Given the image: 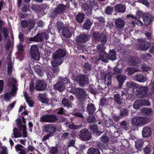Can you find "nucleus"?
Masks as SVG:
<instances>
[{
    "mask_svg": "<svg viewBox=\"0 0 154 154\" xmlns=\"http://www.w3.org/2000/svg\"><path fill=\"white\" fill-rule=\"evenodd\" d=\"M51 63L52 66V72L50 71L47 74V79L49 80L50 82H51V79L54 78L59 72L60 69L58 66L62 63L61 62H58L56 60H53Z\"/></svg>",
    "mask_w": 154,
    "mask_h": 154,
    "instance_id": "1",
    "label": "nucleus"
},
{
    "mask_svg": "<svg viewBox=\"0 0 154 154\" xmlns=\"http://www.w3.org/2000/svg\"><path fill=\"white\" fill-rule=\"evenodd\" d=\"M71 91L72 93L75 94L77 101L82 102L86 99L87 95L83 89L79 88H72Z\"/></svg>",
    "mask_w": 154,
    "mask_h": 154,
    "instance_id": "2",
    "label": "nucleus"
},
{
    "mask_svg": "<svg viewBox=\"0 0 154 154\" xmlns=\"http://www.w3.org/2000/svg\"><path fill=\"white\" fill-rule=\"evenodd\" d=\"M94 0H87L85 4L83 6V9L85 13L88 16H90L91 14V10L93 8L95 10L98 9L99 7L97 3H94Z\"/></svg>",
    "mask_w": 154,
    "mask_h": 154,
    "instance_id": "3",
    "label": "nucleus"
},
{
    "mask_svg": "<svg viewBox=\"0 0 154 154\" xmlns=\"http://www.w3.org/2000/svg\"><path fill=\"white\" fill-rule=\"evenodd\" d=\"M66 55V52L63 49L59 48L54 52L52 55L54 60H56L58 62H63L62 59Z\"/></svg>",
    "mask_w": 154,
    "mask_h": 154,
    "instance_id": "4",
    "label": "nucleus"
},
{
    "mask_svg": "<svg viewBox=\"0 0 154 154\" xmlns=\"http://www.w3.org/2000/svg\"><path fill=\"white\" fill-rule=\"evenodd\" d=\"M79 136L82 140L87 141L91 138L92 133L88 129L83 128L80 131Z\"/></svg>",
    "mask_w": 154,
    "mask_h": 154,
    "instance_id": "5",
    "label": "nucleus"
},
{
    "mask_svg": "<svg viewBox=\"0 0 154 154\" xmlns=\"http://www.w3.org/2000/svg\"><path fill=\"white\" fill-rule=\"evenodd\" d=\"M149 88L147 86H140L139 85L137 87L136 93L140 97L143 98L147 96Z\"/></svg>",
    "mask_w": 154,
    "mask_h": 154,
    "instance_id": "6",
    "label": "nucleus"
},
{
    "mask_svg": "<svg viewBox=\"0 0 154 154\" xmlns=\"http://www.w3.org/2000/svg\"><path fill=\"white\" fill-rule=\"evenodd\" d=\"M132 123L134 126L140 127L146 123V119L141 117L134 118L132 120Z\"/></svg>",
    "mask_w": 154,
    "mask_h": 154,
    "instance_id": "7",
    "label": "nucleus"
},
{
    "mask_svg": "<svg viewBox=\"0 0 154 154\" xmlns=\"http://www.w3.org/2000/svg\"><path fill=\"white\" fill-rule=\"evenodd\" d=\"M30 52L32 59L34 60H38L40 57V54L37 46L32 45L30 50Z\"/></svg>",
    "mask_w": 154,
    "mask_h": 154,
    "instance_id": "8",
    "label": "nucleus"
},
{
    "mask_svg": "<svg viewBox=\"0 0 154 154\" xmlns=\"http://www.w3.org/2000/svg\"><path fill=\"white\" fill-rule=\"evenodd\" d=\"M79 85L82 86H85L88 83V79L87 76L84 74L79 75L77 78Z\"/></svg>",
    "mask_w": 154,
    "mask_h": 154,
    "instance_id": "9",
    "label": "nucleus"
},
{
    "mask_svg": "<svg viewBox=\"0 0 154 154\" xmlns=\"http://www.w3.org/2000/svg\"><path fill=\"white\" fill-rule=\"evenodd\" d=\"M17 51L16 53L17 57H19V60H22L24 59L25 52L24 47L21 43L19 44L17 46Z\"/></svg>",
    "mask_w": 154,
    "mask_h": 154,
    "instance_id": "10",
    "label": "nucleus"
},
{
    "mask_svg": "<svg viewBox=\"0 0 154 154\" xmlns=\"http://www.w3.org/2000/svg\"><path fill=\"white\" fill-rule=\"evenodd\" d=\"M56 131V127L53 124H48L44 126V132L53 136Z\"/></svg>",
    "mask_w": 154,
    "mask_h": 154,
    "instance_id": "11",
    "label": "nucleus"
},
{
    "mask_svg": "<svg viewBox=\"0 0 154 154\" xmlns=\"http://www.w3.org/2000/svg\"><path fill=\"white\" fill-rule=\"evenodd\" d=\"M67 9V7L62 4H59L58 5L56 8H55L53 11V13L55 15L61 14L66 11Z\"/></svg>",
    "mask_w": 154,
    "mask_h": 154,
    "instance_id": "12",
    "label": "nucleus"
},
{
    "mask_svg": "<svg viewBox=\"0 0 154 154\" xmlns=\"http://www.w3.org/2000/svg\"><path fill=\"white\" fill-rule=\"evenodd\" d=\"M129 63L132 66H134L139 67L141 66V60L137 57H133L128 60Z\"/></svg>",
    "mask_w": 154,
    "mask_h": 154,
    "instance_id": "13",
    "label": "nucleus"
},
{
    "mask_svg": "<svg viewBox=\"0 0 154 154\" xmlns=\"http://www.w3.org/2000/svg\"><path fill=\"white\" fill-rule=\"evenodd\" d=\"M22 27L23 28H25L27 27L29 30L32 29L34 26L35 22L32 20H29L28 21L26 20H23L21 22Z\"/></svg>",
    "mask_w": 154,
    "mask_h": 154,
    "instance_id": "14",
    "label": "nucleus"
},
{
    "mask_svg": "<svg viewBox=\"0 0 154 154\" xmlns=\"http://www.w3.org/2000/svg\"><path fill=\"white\" fill-rule=\"evenodd\" d=\"M116 79L118 82V85L117 89H121L126 79V76L125 75L122 74H119L116 75Z\"/></svg>",
    "mask_w": 154,
    "mask_h": 154,
    "instance_id": "15",
    "label": "nucleus"
},
{
    "mask_svg": "<svg viewBox=\"0 0 154 154\" xmlns=\"http://www.w3.org/2000/svg\"><path fill=\"white\" fill-rule=\"evenodd\" d=\"M47 87V84L44 81L39 80L37 81V84L35 86V88L37 90L43 91L46 89Z\"/></svg>",
    "mask_w": 154,
    "mask_h": 154,
    "instance_id": "16",
    "label": "nucleus"
},
{
    "mask_svg": "<svg viewBox=\"0 0 154 154\" xmlns=\"http://www.w3.org/2000/svg\"><path fill=\"white\" fill-rule=\"evenodd\" d=\"M86 110L87 112L89 115L92 116L96 110L94 104L92 103H88L86 107Z\"/></svg>",
    "mask_w": 154,
    "mask_h": 154,
    "instance_id": "17",
    "label": "nucleus"
},
{
    "mask_svg": "<svg viewBox=\"0 0 154 154\" xmlns=\"http://www.w3.org/2000/svg\"><path fill=\"white\" fill-rule=\"evenodd\" d=\"M133 79L139 82H144L147 80L146 77L143 74L140 73L136 74Z\"/></svg>",
    "mask_w": 154,
    "mask_h": 154,
    "instance_id": "18",
    "label": "nucleus"
},
{
    "mask_svg": "<svg viewBox=\"0 0 154 154\" xmlns=\"http://www.w3.org/2000/svg\"><path fill=\"white\" fill-rule=\"evenodd\" d=\"M140 111L143 115L148 117L151 116L153 113L151 108L146 107H143Z\"/></svg>",
    "mask_w": 154,
    "mask_h": 154,
    "instance_id": "19",
    "label": "nucleus"
},
{
    "mask_svg": "<svg viewBox=\"0 0 154 154\" xmlns=\"http://www.w3.org/2000/svg\"><path fill=\"white\" fill-rule=\"evenodd\" d=\"M152 132L151 128L149 127L145 126L142 131V134L143 137H149L152 135Z\"/></svg>",
    "mask_w": 154,
    "mask_h": 154,
    "instance_id": "20",
    "label": "nucleus"
},
{
    "mask_svg": "<svg viewBox=\"0 0 154 154\" xmlns=\"http://www.w3.org/2000/svg\"><path fill=\"white\" fill-rule=\"evenodd\" d=\"M143 20L145 25L146 26H148L154 20V18L152 16L148 14L143 17Z\"/></svg>",
    "mask_w": 154,
    "mask_h": 154,
    "instance_id": "21",
    "label": "nucleus"
},
{
    "mask_svg": "<svg viewBox=\"0 0 154 154\" xmlns=\"http://www.w3.org/2000/svg\"><path fill=\"white\" fill-rule=\"evenodd\" d=\"M140 40V41L142 42V43L140 44V47L142 50L145 51L149 49L151 45V43L152 42H149L147 41H143L142 39H137V40Z\"/></svg>",
    "mask_w": 154,
    "mask_h": 154,
    "instance_id": "22",
    "label": "nucleus"
},
{
    "mask_svg": "<svg viewBox=\"0 0 154 154\" xmlns=\"http://www.w3.org/2000/svg\"><path fill=\"white\" fill-rule=\"evenodd\" d=\"M115 26L118 29H122L125 26V21L122 19L119 18L116 19L115 22Z\"/></svg>",
    "mask_w": 154,
    "mask_h": 154,
    "instance_id": "23",
    "label": "nucleus"
},
{
    "mask_svg": "<svg viewBox=\"0 0 154 154\" xmlns=\"http://www.w3.org/2000/svg\"><path fill=\"white\" fill-rule=\"evenodd\" d=\"M89 128L91 131H93V134L95 135L99 136L101 134V132H100L98 128V126L95 124L91 125Z\"/></svg>",
    "mask_w": 154,
    "mask_h": 154,
    "instance_id": "24",
    "label": "nucleus"
},
{
    "mask_svg": "<svg viewBox=\"0 0 154 154\" xmlns=\"http://www.w3.org/2000/svg\"><path fill=\"white\" fill-rule=\"evenodd\" d=\"M144 142L143 140L142 139L137 140L135 142V146L138 152H140L142 150Z\"/></svg>",
    "mask_w": 154,
    "mask_h": 154,
    "instance_id": "25",
    "label": "nucleus"
},
{
    "mask_svg": "<svg viewBox=\"0 0 154 154\" xmlns=\"http://www.w3.org/2000/svg\"><path fill=\"white\" fill-rule=\"evenodd\" d=\"M54 89L58 90L60 92H61L65 90V87L62 82H58L54 86Z\"/></svg>",
    "mask_w": 154,
    "mask_h": 154,
    "instance_id": "26",
    "label": "nucleus"
},
{
    "mask_svg": "<svg viewBox=\"0 0 154 154\" xmlns=\"http://www.w3.org/2000/svg\"><path fill=\"white\" fill-rule=\"evenodd\" d=\"M99 57L100 60L105 63L108 62L109 57L108 54L106 52H103L99 54Z\"/></svg>",
    "mask_w": 154,
    "mask_h": 154,
    "instance_id": "27",
    "label": "nucleus"
},
{
    "mask_svg": "<svg viewBox=\"0 0 154 154\" xmlns=\"http://www.w3.org/2000/svg\"><path fill=\"white\" fill-rule=\"evenodd\" d=\"M115 10L119 12H123L125 11L126 9L125 6L122 4L116 5L115 6Z\"/></svg>",
    "mask_w": 154,
    "mask_h": 154,
    "instance_id": "28",
    "label": "nucleus"
},
{
    "mask_svg": "<svg viewBox=\"0 0 154 154\" xmlns=\"http://www.w3.org/2000/svg\"><path fill=\"white\" fill-rule=\"evenodd\" d=\"M38 99L39 100L43 103H47L48 101L46 95L45 94H40L38 97Z\"/></svg>",
    "mask_w": 154,
    "mask_h": 154,
    "instance_id": "29",
    "label": "nucleus"
},
{
    "mask_svg": "<svg viewBox=\"0 0 154 154\" xmlns=\"http://www.w3.org/2000/svg\"><path fill=\"white\" fill-rule=\"evenodd\" d=\"M62 103L64 107H66L67 108H72V103L69 102V100L66 98H63L62 100Z\"/></svg>",
    "mask_w": 154,
    "mask_h": 154,
    "instance_id": "30",
    "label": "nucleus"
},
{
    "mask_svg": "<svg viewBox=\"0 0 154 154\" xmlns=\"http://www.w3.org/2000/svg\"><path fill=\"white\" fill-rule=\"evenodd\" d=\"M108 57H109V60H113L116 59V52L115 50L112 49L110 50L109 52V54H108Z\"/></svg>",
    "mask_w": 154,
    "mask_h": 154,
    "instance_id": "31",
    "label": "nucleus"
},
{
    "mask_svg": "<svg viewBox=\"0 0 154 154\" xmlns=\"http://www.w3.org/2000/svg\"><path fill=\"white\" fill-rule=\"evenodd\" d=\"M94 38H106V35L103 33H100L98 32H95L92 34Z\"/></svg>",
    "mask_w": 154,
    "mask_h": 154,
    "instance_id": "32",
    "label": "nucleus"
},
{
    "mask_svg": "<svg viewBox=\"0 0 154 154\" xmlns=\"http://www.w3.org/2000/svg\"><path fill=\"white\" fill-rule=\"evenodd\" d=\"M92 23L89 19H87L83 25V27L84 29L88 30L91 27Z\"/></svg>",
    "mask_w": 154,
    "mask_h": 154,
    "instance_id": "33",
    "label": "nucleus"
},
{
    "mask_svg": "<svg viewBox=\"0 0 154 154\" xmlns=\"http://www.w3.org/2000/svg\"><path fill=\"white\" fill-rule=\"evenodd\" d=\"M114 99L115 101L117 104L121 105L122 103V101L123 100V98L119 94H115L114 95Z\"/></svg>",
    "mask_w": 154,
    "mask_h": 154,
    "instance_id": "34",
    "label": "nucleus"
},
{
    "mask_svg": "<svg viewBox=\"0 0 154 154\" xmlns=\"http://www.w3.org/2000/svg\"><path fill=\"white\" fill-rule=\"evenodd\" d=\"M75 18L79 23H82L85 18V14L82 13H79L76 16Z\"/></svg>",
    "mask_w": 154,
    "mask_h": 154,
    "instance_id": "35",
    "label": "nucleus"
},
{
    "mask_svg": "<svg viewBox=\"0 0 154 154\" xmlns=\"http://www.w3.org/2000/svg\"><path fill=\"white\" fill-rule=\"evenodd\" d=\"M63 35L65 38H69L72 35L71 33L66 27H64L63 29Z\"/></svg>",
    "mask_w": 154,
    "mask_h": 154,
    "instance_id": "36",
    "label": "nucleus"
},
{
    "mask_svg": "<svg viewBox=\"0 0 154 154\" xmlns=\"http://www.w3.org/2000/svg\"><path fill=\"white\" fill-rule=\"evenodd\" d=\"M112 75L110 73H108L105 74L104 77V81L107 82V84L109 85L111 82Z\"/></svg>",
    "mask_w": 154,
    "mask_h": 154,
    "instance_id": "37",
    "label": "nucleus"
},
{
    "mask_svg": "<svg viewBox=\"0 0 154 154\" xmlns=\"http://www.w3.org/2000/svg\"><path fill=\"white\" fill-rule=\"evenodd\" d=\"M139 71V70L137 68L131 67L128 68L126 70L127 74L129 75H131L134 72Z\"/></svg>",
    "mask_w": 154,
    "mask_h": 154,
    "instance_id": "38",
    "label": "nucleus"
},
{
    "mask_svg": "<svg viewBox=\"0 0 154 154\" xmlns=\"http://www.w3.org/2000/svg\"><path fill=\"white\" fill-rule=\"evenodd\" d=\"M87 152L88 154H100V152L98 149L94 148H89Z\"/></svg>",
    "mask_w": 154,
    "mask_h": 154,
    "instance_id": "39",
    "label": "nucleus"
},
{
    "mask_svg": "<svg viewBox=\"0 0 154 154\" xmlns=\"http://www.w3.org/2000/svg\"><path fill=\"white\" fill-rule=\"evenodd\" d=\"M142 106L141 99L136 100L133 105V108L135 109H138Z\"/></svg>",
    "mask_w": 154,
    "mask_h": 154,
    "instance_id": "40",
    "label": "nucleus"
},
{
    "mask_svg": "<svg viewBox=\"0 0 154 154\" xmlns=\"http://www.w3.org/2000/svg\"><path fill=\"white\" fill-rule=\"evenodd\" d=\"M48 122H55L58 120L57 116L53 114H48Z\"/></svg>",
    "mask_w": 154,
    "mask_h": 154,
    "instance_id": "41",
    "label": "nucleus"
},
{
    "mask_svg": "<svg viewBox=\"0 0 154 154\" xmlns=\"http://www.w3.org/2000/svg\"><path fill=\"white\" fill-rule=\"evenodd\" d=\"M89 92L91 94L95 95L98 93V90L94 86H90L89 88Z\"/></svg>",
    "mask_w": 154,
    "mask_h": 154,
    "instance_id": "42",
    "label": "nucleus"
},
{
    "mask_svg": "<svg viewBox=\"0 0 154 154\" xmlns=\"http://www.w3.org/2000/svg\"><path fill=\"white\" fill-rule=\"evenodd\" d=\"M97 51L99 53V54L105 52V47H104V44H100L97 45Z\"/></svg>",
    "mask_w": 154,
    "mask_h": 154,
    "instance_id": "43",
    "label": "nucleus"
},
{
    "mask_svg": "<svg viewBox=\"0 0 154 154\" xmlns=\"http://www.w3.org/2000/svg\"><path fill=\"white\" fill-rule=\"evenodd\" d=\"M142 71L143 72H147L150 70V68L149 65L143 63L141 67Z\"/></svg>",
    "mask_w": 154,
    "mask_h": 154,
    "instance_id": "44",
    "label": "nucleus"
},
{
    "mask_svg": "<svg viewBox=\"0 0 154 154\" xmlns=\"http://www.w3.org/2000/svg\"><path fill=\"white\" fill-rule=\"evenodd\" d=\"M19 130L16 128H14L13 129V136L12 135L11 137L13 138H18L20 136V134L19 131Z\"/></svg>",
    "mask_w": 154,
    "mask_h": 154,
    "instance_id": "45",
    "label": "nucleus"
},
{
    "mask_svg": "<svg viewBox=\"0 0 154 154\" xmlns=\"http://www.w3.org/2000/svg\"><path fill=\"white\" fill-rule=\"evenodd\" d=\"M128 110L126 108H123L120 110L119 115L121 116L125 117L128 116Z\"/></svg>",
    "mask_w": 154,
    "mask_h": 154,
    "instance_id": "46",
    "label": "nucleus"
},
{
    "mask_svg": "<svg viewBox=\"0 0 154 154\" xmlns=\"http://www.w3.org/2000/svg\"><path fill=\"white\" fill-rule=\"evenodd\" d=\"M126 85L128 88H131L134 89H136L138 85L136 84V83L131 82H127Z\"/></svg>",
    "mask_w": 154,
    "mask_h": 154,
    "instance_id": "47",
    "label": "nucleus"
},
{
    "mask_svg": "<svg viewBox=\"0 0 154 154\" xmlns=\"http://www.w3.org/2000/svg\"><path fill=\"white\" fill-rule=\"evenodd\" d=\"M47 38L45 33H40L38 34L37 35L34 36V38Z\"/></svg>",
    "mask_w": 154,
    "mask_h": 154,
    "instance_id": "48",
    "label": "nucleus"
},
{
    "mask_svg": "<svg viewBox=\"0 0 154 154\" xmlns=\"http://www.w3.org/2000/svg\"><path fill=\"white\" fill-rule=\"evenodd\" d=\"M16 91L12 90L10 92H7L4 95V98L5 99L8 100H9L11 97V95H13V94Z\"/></svg>",
    "mask_w": 154,
    "mask_h": 154,
    "instance_id": "49",
    "label": "nucleus"
},
{
    "mask_svg": "<svg viewBox=\"0 0 154 154\" xmlns=\"http://www.w3.org/2000/svg\"><path fill=\"white\" fill-rule=\"evenodd\" d=\"M113 74L114 75H117L121 73L122 71V70L121 69L118 68L117 66L113 68Z\"/></svg>",
    "mask_w": 154,
    "mask_h": 154,
    "instance_id": "50",
    "label": "nucleus"
},
{
    "mask_svg": "<svg viewBox=\"0 0 154 154\" xmlns=\"http://www.w3.org/2000/svg\"><path fill=\"white\" fill-rule=\"evenodd\" d=\"M48 114L43 116L39 119V121L41 122H48Z\"/></svg>",
    "mask_w": 154,
    "mask_h": 154,
    "instance_id": "51",
    "label": "nucleus"
},
{
    "mask_svg": "<svg viewBox=\"0 0 154 154\" xmlns=\"http://www.w3.org/2000/svg\"><path fill=\"white\" fill-rule=\"evenodd\" d=\"M142 106H148L151 105L150 102L148 100L146 99H141Z\"/></svg>",
    "mask_w": 154,
    "mask_h": 154,
    "instance_id": "52",
    "label": "nucleus"
},
{
    "mask_svg": "<svg viewBox=\"0 0 154 154\" xmlns=\"http://www.w3.org/2000/svg\"><path fill=\"white\" fill-rule=\"evenodd\" d=\"M16 122L17 126L20 130H21L23 126L26 125H25L22 124L20 119L17 118V119Z\"/></svg>",
    "mask_w": 154,
    "mask_h": 154,
    "instance_id": "53",
    "label": "nucleus"
},
{
    "mask_svg": "<svg viewBox=\"0 0 154 154\" xmlns=\"http://www.w3.org/2000/svg\"><path fill=\"white\" fill-rule=\"evenodd\" d=\"M7 72L8 74L10 75L12 72V66L11 62L7 64Z\"/></svg>",
    "mask_w": 154,
    "mask_h": 154,
    "instance_id": "54",
    "label": "nucleus"
},
{
    "mask_svg": "<svg viewBox=\"0 0 154 154\" xmlns=\"http://www.w3.org/2000/svg\"><path fill=\"white\" fill-rule=\"evenodd\" d=\"M82 127H83V125L82 124L79 125H75L73 124H72L69 126V128L70 129L73 130H77Z\"/></svg>",
    "mask_w": 154,
    "mask_h": 154,
    "instance_id": "55",
    "label": "nucleus"
},
{
    "mask_svg": "<svg viewBox=\"0 0 154 154\" xmlns=\"http://www.w3.org/2000/svg\"><path fill=\"white\" fill-rule=\"evenodd\" d=\"M64 108L62 107L58 108L55 111V112L58 114L62 115L64 113Z\"/></svg>",
    "mask_w": 154,
    "mask_h": 154,
    "instance_id": "56",
    "label": "nucleus"
},
{
    "mask_svg": "<svg viewBox=\"0 0 154 154\" xmlns=\"http://www.w3.org/2000/svg\"><path fill=\"white\" fill-rule=\"evenodd\" d=\"M60 80L61 81V82H62L63 85L67 84L70 82L69 80L66 77H61Z\"/></svg>",
    "mask_w": 154,
    "mask_h": 154,
    "instance_id": "57",
    "label": "nucleus"
},
{
    "mask_svg": "<svg viewBox=\"0 0 154 154\" xmlns=\"http://www.w3.org/2000/svg\"><path fill=\"white\" fill-rule=\"evenodd\" d=\"M57 151L58 147L57 146H55L54 147H51L50 152L51 154H55L57 152Z\"/></svg>",
    "mask_w": 154,
    "mask_h": 154,
    "instance_id": "58",
    "label": "nucleus"
},
{
    "mask_svg": "<svg viewBox=\"0 0 154 154\" xmlns=\"http://www.w3.org/2000/svg\"><path fill=\"white\" fill-rule=\"evenodd\" d=\"M100 60L99 57L95 56L92 57L91 59V62L94 63H98V61Z\"/></svg>",
    "mask_w": 154,
    "mask_h": 154,
    "instance_id": "59",
    "label": "nucleus"
},
{
    "mask_svg": "<svg viewBox=\"0 0 154 154\" xmlns=\"http://www.w3.org/2000/svg\"><path fill=\"white\" fill-rule=\"evenodd\" d=\"M120 125L121 126L123 127L125 130H127L128 127V122L125 121H123L120 123Z\"/></svg>",
    "mask_w": 154,
    "mask_h": 154,
    "instance_id": "60",
    "label": "nucleus"
},
{
    "mask_svg": "<svg viewBox=\"0 0 154 154\" xmlns=\"http://www.w3.org/2000/svg\"><path fill=\"white\" fill-rule=\"evenodd\" d=\"M85 101V100L82 101V102L78 101L79 104V107L80 108H81V109L82 110H85V109L86 106L85 103H84Z\"/></svg>",
    "mask_w": 154,
    "mask_h": 154,
    "instance_id": "61",
    "label": "nucleus"
},
{
    "mask_svg": "<svg viewBox=\"0 0 154 154\" xmlns=\"http://www.w3.org/2000/svg\"><path fill=\"white\" fill-rule=\"evenodd\" d=\"M149 53L154 54V42H152L149 48Z\"/></svg>",
    "mask_w": 154,
    "mask_h": 154,
    "instance_id": "62",
    "label": "nucleus"
},
{
    "mask_svg": "<svg viewBox=\"0 0 154 154\" xmlns=\"http://www.w3.org/2000/svg\"><path fill=\"white\" fill-rule=\"evenodd\" d=\"M84 67L86 70L89 71L91 70V65L88 63H85Z\"/></svg>",
    "mask_w": 154,
    "mask_h": 154,
    "instance_id": "63",
    "label": "nucleus"
},
{
    "mask_svg": "<svg viewBox=\"0 0 154 154\" xmlns=\"http://www.w3.org/2000/svg\"><path fill=\"white\" fill-rule=\"evenodd\" d=\"M143 151L144 154H150V149L149 148V146H146L143 149Z\"/></svg>",
    "mask_w": 154,
    "mask_h": 154,
    "instance_id": "64",
    "label": "nucleus"
}]
</instances>
